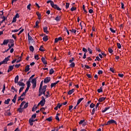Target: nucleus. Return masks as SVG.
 <instances>
[{
  "label": "nucleus",
  "mask_w": 131,
  "mask_h": 131,
  "mask_svg": "<svg viewBox=\"0 0 131 131\" xmlns=\"http://www.w3.org/2000/svg\"><path fill=\"white\" fill-rule=\"evenodd\" d=\"M95 111H96V109L95 108H94L93 109V111H92V115H94Z\"/></svg>",
  "instance_id": "6e6d98bb"
},
{
  "label": "nucleus",
  "mask_w": 131,
  "mask_h": 131,
  "mask_svg": "<svg viewBox=\"0 0 131 131\" xmlns=\"http://www.w3.org/2000/svg\"><path fill=\"white\" fill-rule=\"evenodd\" d=\"M29 67H30L29 65H27L26 66L25 69V72H28L30 70Z\"/></svg>",
  "instance_id": "6e6552de"
},
{
  "label": "nucleus",
  "mask_w": 131,
  "mask_h": 131,
  "mask_svg": "<svg viewBox=\"0 0 131 131\" xmlns=\"http://www.w3.org/2000/svg\"><path fill=\"white\" fill-rule=\"evenodd\" d=\"M8 43H9V39H5L2 45H6Z\"/></svg>",
  "instance_id": "ddd939ff"
},
{
  "label": "nucleus",
  "mask_w": 131,
  "mask_h": 131,
  "mask_svg": "<svg viewBox=\"0 0 131 131\" xmlns=\"http://www.w3.org/2000/svg\"><path fill=\"white\" fill-rule=\"evenodd\" d=\"M41 95H42V92H41V90L39 89V94H38L39 97H40Z\"/></svg>",
  "instance_id": "58836bf2"
},
{
  "label": "nucleus",
  "mask_w": 131,
  "mask_h": 131,
  "mask_svg": "<svg viewBox=\"0 0 131 131\" xmlns=\"http://www.w3.org/2000/svg\"><path fill=\"white\" fill-rule=\"evenodd\" d=\"M76 9H77V8H76V7H72V8L71 9V11H74L76 10Z\"/></svg>",
  "instance_id": "052dcab7"
},
{
  "label": "nucleus",
  "mask_w": 131,
  "mask_h": 131,
  "mask_svg": "<svg viewBox=\"0 0 131 131\" xmlns=\"http://www.w3.org/2000/svg\"><path fill=\"white\" fill-rule=\"evenodd\" d=\"M19 80V76L17 75L16 76L15 79H14V82H18V81Z\"/></svg>",
  "instance_id": "6ab92c4d"
},
{
  "label": "nucleus",
  "mask_w": 131,
  "mask_h": 131,
  "mask_svg": "<svg viewBox=\"0 0 131 131\" xmlns=\"http://www.w3.org/2000/svg\"><path fill=\"white\" fill-rule=\"evenodd\" d=\"M70 31H71L72 33H76L77 30L75 29H72V30H70Z\"/></svg>",
  "instance_id": "de8ad7c7"
},
{
  "label": "nucleus",
  "mask_w": 131,
  "mask_h": 131,
  "mask_svg": "<svg viewBox=\"0 0 131 131\" xmlns=\"http://www.w3.org/2000/svg\"><path fill=\"white\" fill-rule=\"evenodd\" d=\"M29 49H30V50L31 52H33L34 51V47H33L32 46H30Z\"/></svg>",
  "instance_id": "c85d7f7f"
},
{
  "label": "nucleus",
  "mask_w": 131,
  "mask_h": 131,
  "mask_svg": "<svg viewBox=\"0 0 131 131\" xmlns=\"http://www.w3.org/2000/svg\"><path fill=\"white\" fill-rule=\"evenodd\" d=\"M17 84L20 86H23L24 88L25 84L23 82H17Z\"/></svg>",
  "instance_id": "a211bd4d"
},
{
  "label": "nucleus",
  "mask_w": 131,
  "mask_h": 131,
  "mask_svg": "<svg viewBox=\"0 0 131 131\" xmlns=\"http://www.w3.org/2000/svg\"><path fill=\"white\" fill-rule=\"evenodd\" d=\"M97 92L98 93H102V92H103L102 88H100V89H98Z\"/></svg>",
  "instance_id": "e433bc0d"
},
{
  "label": "nucleus",
  "mask_w": 131,
  "mask_h": 131,
  "mask_svg": "<svg viewBox=\"0 0 131 131\" xmlns=\"http://www.w3.org/2000/svg\"><path fill=\"white\" fill-rule=\"evenodd\" d=\"M70 4L69 3H66V8L68 9L69 8Z\"/></svg>",
  "instance_id": "a19ab883"
},
{
  "label": "nucleus",
  "mask_w": 131,
  "mask_h": 131,
  "mask_svg": "<svg viewBox=\"0 0 131 131\" xmlns=\"http://www.w3.org/2000/svg\"><path fill=\"white\" fill-rule=\"evenodd\" d=\"M40 21L38 20L36 21L35 23V26H34V28H36V27L38 26V24L39 23Z\"/></svg>",
  "instance_id": "2f4dec72"
},
{
  "label": "nucleus",
  "mask_w": 131,
  "mask_h": 131,
  "mask_svg": "<svg viewBox=\"0 0 131 131\" xmlns=\"http://www.w3.org/2000/svg\"><path fill=\"white\" fill-rule=\"evenodd\" d=\"M111 107L108 106L107 107H105V108L104 110H102V112L103 113H105L107 111L109 110L110 109Z\"/></svg>",
  "instance_id": "2eb2a0df"
},
{
  "label": "nucleus",
  "mask_w": 131,
  "mask_h": 131,
  "mask_svg": "<svg viewBox=\"0 0 131 131\" xmlns=\"http://www.w3.org/2000/svg\"><path fill=\"white\" fill-rule=\"evenodd\" d=\"M24 89V87L22 86L20 88L19 90V93L20 94V93H21V92H22V91H23V90Z\"/></svg>",
  "instance_id": "3c124183"
},
{
  "label": "nucleus",
  "mask_w": 131,
  "mask_h": 131,
  "mask_svg": "<svg viewBox=\"0 0 131 131\" xmlns=\"http://www.w3.org/2000/svg\"><path fill=\"white\" fill-rule=\"evenodd\" d=\"M47 86L46 85H44L42 88H41V91H46V88Z\"/></svg>",
  "instance_id": "c9c22d12"
},
{
  "label": "nucleus",
  "mask_w": 131,
  "mask_h": 131,
  "mask_svg": "<svg viewBox=\"0 0 131 131\" xmlns=\"http://www.w3.org/2000/svg\"><path fill=\"white\" fill-rule=\"evenodd\" d=\"M82 8H83V11H84L86 13H87L88 12H87V11H86V10H85V6H84V5H83Z\"/></svg>",
  "instance_id": "13d9d810"
},
{
  "label": "nucleus",
  "mask_w": 131,
  "mask_h": 131,
  "mask_svg": "<svg viewBox=\"0 0 131 131\" xmlns=\"http://www.w3.org/2000/svg\"><path fill=\"white\" fill-rule=\"evenodd\" d=\"M3 19L1 21H0V23L1 24H3V23H4V21H5V20H6V17L5 16H3Z\"/></svg>",
  "instance_id": "c03bdc74"
},
{
  "label": "nucleus",
  "mask_w": 131,
  "mask_h": 131,
  "mask_svg": "<svg viewBox=\"0 0 131 131\" xmlns=\"http://www.w3.org/2000/svg\"><path fill=\"white\" fill-rule=\"evenodd\" d=\"M95 105L93 103H92L90 105V107L93 108L95 107Z\"/></svg>",
  "instance_id": "49530a36"
},
{
  "label": "nucleus",
  "mask_w": 131,
  "mask_h": 131,
  "mask_svg": "<svg viewBox=\"0 0 131 131\" xmlns=\"http://www.w3.org/2000/svg\"><path fill=\"white\" fill-rule=\"evenodd\" d=\"M74 89H73L71 90H70L68 92V95H72V94H73V93H74Z\"/></svg>",
  "instance_id": "aec40b11"
},
{
  "label": "nucleus",
  "mask_w": 131,
  "mask_h": 131,
  "mask_svg": "<svg viewBox=\"0 0 131 131\" xmlns=\"http://www.w3.org/2000/svg\"><path fill=\"white\" fill-rule=\"evenodd\" d=\"M88 51H89L90 54H92V50L90 48H88Z\"/></svg>",
  "instance_id": "774afa93"
},
{
  "label": "nucleus",
  "mask_w": 131,
  "mask_h": 131,
  "mask_svg": "<svg viewBox=\"0 0 131 131\" xmlns=\"http://www.w3.org/2000/svg\"><path fill=\"white\" fill-rule=\"evenodd\" d=\"M106 3H107V1L106 0H102L101 5L102 6L105 5L106 4Z\"/></svg>",
  "instance_id": "f8f14e48"
},
{
  "label": "nucleus",
  "mask_w": 131,
  "mask_h": 131,
  "mask_svg": "<svg viewBox=\"0 0 131 131\" xmlns=\"http://www.w3.org/2000/svg\"><path fill=\"white\" fill-rule=\"evenodd\" d=\"M20 29H21V28H19L18 30H17V29H16V30H12L11 32H17L19 31V30H20Z\"/></svg>",
  "instance_id": "a18cd8bd"
},
{
  "label": "nucleus",
  "mask_w": 131,
  "mask_h": 131,
  "mask_svg": "<svg viewBox=\"0 0 131 131\" xmlns=\"http://www.w3.org/2000/svg\"><path fill=\"white\" fill-rule=\"evenodd\" d=\"M82 51H83V52H84V53H85V54L88 52V50L86 49L85 48H83L82 49Z\"/></svg>",
  "instance_id": "8fccbe9b"
},
{
  "label": "nucleus",
  "mask_w": 131,
  "mask_h": 131,
  "mask_svg": "<svg viewBox=\"0 0 131 131\" xmlns=\"http://www.w3.org/2000/svg\"><path fill=\"white\" fill-rule=\"evenodd\" d=\"M110 30L112 33H116V31L114 30L112 28H110Z\"/></svg>",
  "instance_id": "69168bd1"
},
{
  "label": "nucleus",
  "mask_w": 131,
  "mask_h": 131,
  "mask_svg": "<svg viewBox=\"0 0 131 131\" xmlns=\"http://www.w3.org/2000/svg\"><path fill=\"white\" fill-rule=\"evenodd\" d=\"M108 51L110 53H112L113 52V50L111 48H108Z\"/></svg>",
  "instance_id": "4d7b16f0"
},
{
  "label": "nucleus",
  "mask_w": 131,
  "mask_h": 131,
  "mask_svg": "<svg viewBox=\"0 0 131 131\" xmlns=\"http://www.w3.org/2000/svg\"><path fill=\"white\" fill-rule=\"evenodd\" d=\"M41 61H42V62H43V63L44 64H47V61L46 60L45 58L43 57L41 58Z\"/></svg>",
  "instance_id": "9b49d317"
},
{
  "label": "nucleus",
  "mask_w": 131,
  "mask_h": 131,
  "mask_svg": "<svg viewBox=\"0 0 131 131\" xmlns=\"http://www.w3.org/2000/svg\"><path fill=\"white\" fill-rule=\"evenodd\" d=\"M14 66H9V69L7 71V72H11V71H12V70H13V69H14Z\"/></svg>",
  "instance_id": "20e7f679"
},
{
  "label": "nucleus",
  "mask_w": 131,
  "mask_h": 131,
  "mask_svg": "<svg viewBox=\"0 0 131 131\" xmlns=\"http://www.w3.org/2000/svg\"><path fill=\"white\" fill-rule=\"evenodd\" d=\"M28 104H29L28 102H27V103L25 104V105H24V107H23V108H24V109L27 108L28 107Z\"/></svg>",
  "instance_id": "473e14b6"
},
{
  "label": "nucleus",
  "mask_w": 131,
  "mask_h": 131,
  "mask_svg": "<svg viewBox=\"0 0 131 131\" xmlns=\"http://www.w3.org/2000/svg\"><path fill=\"white\" fill-rule=\"evenodd\" d=\"M61 18L60 16H57L56 18L55 19L57 21H59Z\"/></svg>",
  "instance_id": "a878e982"
},
{
  "label": "nucleus",
  "mask_w": 131,
  "mask_h": 131,
  "mask_svg": "<svg viewBox=\"0 0 131 131\" xmlns=\"http://www.w3.org/2000/svg\"><path fill=\"white\" fill-rule=\"evenodd\" d=\"M106 98L105 97H101L99 99L98 101L99 102H102L105 100Z\"/></svg>",
  "instance_id": "423d86ee"
},
{
  "label": "nucleus",
  "mask_w": 131,
  "mask_h": 131,
  "mask_svg": "<svg viewBox=\"0 0 131 131\" xmlns=\"http://www.w3.org/2000/svg\"><path fill=\"white\" fill-rule=\"evenodd\" d=\"M38 57H39V55H35V56H34V58H35V59L38 60V59H39Z\"/></svg>",
  "instance_id": "bf43d9fd"
},
{
  "label": "nucleus",
  "mask_w": 131,
  "mask_h": 131,
  "mask_svg": "<svg viewBox=\"0 0 131 131\" xmlns=\"http://www.w3.org/2000/svg\"><path fill=\"white\" fill-rule=\"evenodd\" d=\"M57 83V82L51 83V89H52L53 88V86H55Z\"/></svg>",
  "instance_id": "c756f323"
},
{
  "label": "nucleus",
  "mask_w": 131,
  "mask_h": 131,
  "mask_svg": "<svg viewBox=\"0 0 131 131\" xmlns=\"http://www.w3.org/2000/svg\"><path fill=\"white\" fill-rule=\"evenodd\" d=\"M24 109V108L19 107L17 109V111L19 112V113H23Z\"/></svg>",
  "instance_id": "dca6fc26"
},
{
  "label": "nucleus",
  "mask_w": 131,
  "mask_h": 131,
  "mask_svg": "<svg viewBox=\"0 0 131 131\" xmlns=\"http://www.w3.org/2000/svg\"><path fill=\"white\" fill-rule=\"evenodd\" d=\"M46 120L49 121V122L52 121V117H49V118H47Z\"/></svg>",
  "instance_id": "7c9ffc66"
},
{
  "label": "nucleus",
  "mask_w": 131,
  "mask_h": 131,
  "mask_svg": "<svg viewBox=\"0 0 131 131\" xmlns=\"http://www.w3.org/2000/svg\"><path fill=\"white\" fill-rule=\"evenodd\" d=\"M54 72V71L53 70V69H51L50 70V74L51 75L53 74Z\"/></svg>",
  "instance_id": "79ce46f5"
},
{
  "label": "nucleus",
  "mask_w": 131,
  "mask_h": 131,
  "mask_svg": "<svg viewBox=\"0 0 131 131\" xmlns=\"http://www.w3.org/2000/svg\"><path fill=\"white\" fill-rule=\"evenodd\" d=\"M16 21H17V18L14 16L13 18V20H12V23H16Z\"/></svg>",
  "instance_id": "72a5a7b5"
},
{
  "label": "nucleus",
  "mask_w": 131,
  "mask_h": 131,
  "mask_svg": "<svg viewBox=\"0 0 131 131\" xmlns=\"http://www.w3.org/2000/svg\"><path fill=\"white\" fill-rule=\"evenodd\" d=\"M47 4H49L50 3L51 6H52V5H53L54 4V2L53 1H52L51 0H49L47 2Z\"/></svg>",
  "instance_id": "5701e85b"
},
{
  "label": "nucleus",
  "mask_w": 131,
  "mask_h": 131,
  "mask_svg": "<svg viewBox=\"0 0 131 131\" xmlns=\"http://www.w3.org/2000/svg\"><path fill=\"white\" fill-rule=\"evenodd\" d=\"M75 64L74 62H71V63L70 64V66L71 68H73L74 67H75Z\"/></svg>",
  "instance_id": "393cba45"
},
{
  "label": "nucleus",
  "mask_w": 131,
  "mask_h": 131,
  "mask_svg": "<svg viewBox=\"0 0 131 131\" xmlns=\"http://www.w3.org/2000/svg\"><path fill=\"white\" fill-rule=\"evenodd\" d=\"M27 88L28 89H30V86H31V84H30V82H27Z\"/></svg>",
  "instance_id": "864d4df0"
},
{
  "label": "nucleus",
  "mask_w": 131,
  "mask_h": 131,
  "mask_svg": "<svg viewBox=\"0 0 131 131\" xmlns=\"http://www.w3.org/2000/svg\"><path fill=\"white\" fill-rule=\"evenodd\" d=\"M39 51H42V52H43V51H45L44 49H43V46H40V48H39Z\"/></svg>",
  "instance_id": "09e8293b"
},
{
  "label": "nucleus",
  "mask_w": 131,
  "mask_h": 131,
  "mask_svg": "<svg viewBox=\"0 0 131 131\" xmlns=\"http://www.w3.org/2000/svg\"><path fill=\"white\" fill-rule=\"evenodd\" d=\"M51 80V78L50 77H46L44 80V82H49Z\"/></svg>",
  "instance_id": "39448f33"
},
{
  "label": "nucleus",
  "mask_w": 131,
  "mask_h": 131,
  "mask_svg": "<svg viewBox=\"0 0 131 131\" xmlns=\"http://www.w3.org/2000/svg\"><path fill=\"white\" fill-rule=\"evenodd\" d=\"M4 63H5V64H7L8 63V62H6L4 59L3 60V61H2V62H0V66H2V64H4Z\"/></svg>",
  "instance_id": "f704fd0d"
},
{
  "label": "nucleus",
  "mask_w": 131,
  "mask_h": 131,
  "mask_svg": "<svg viewBox=\"0 0 131 131\" xmlns=\"http://www.w3.org/2000/svg\"><path fill=\"white\" fill-rule=\"evenodd\" d=\"M33 89H35L36 86V82H33Z\"/></svg>",
  "instance_id": "37998d69"
},
{
  "label": "nucleus",
  "mask_w": 131,
  "mask_h": 131,
  "mask_svg": "<svg viewBox=\"0 0 131 131\" xmlns=\"http://www.w3.org/2000/svg\"><path fill=\"white\" fill-rule=\"evenodd\" d=\"M10 101H11V99L8 98V99H7V100H6L5 101L4 103H5V104L8 105L9 103H10Z\"/></svg>",
  "instance_id": "0eeeda50"
},
{
  "label": "nucleus",
  "mask_w": 131,
  "mask_h": 131,
  "mask_svg": "<svg viewBox=\"0 0 131 131\" xmlns=\"http://www.w3.org/2000/svg\"><path fill=\"white\" fill-rule=\"evenodd\" d=\"M114 123L115 124H117V122L115 120H114L113 119H112V120L108 121L107 122V123L105 124V125L107 126V125H109L110 124H114Z\"/></svg>",
  "instance_id": "f03ea898"
},
{
  "label": "nucleus",
  "mask_w": 131,
  "mask_h": 131,
  "mask_svg": "<svg viewBox=\"0 0 131 131\" xmlns=\"http://www.w3.org/2000/svg\"><path fill=\"white\" fill-rule=\"evenodd\" d=\"M31 6V4H29L28 6H27V9H29V10H31L30 7Z\"/></svg>",
  "instance_id": "680f3d73"
},
{
  "label": "nucleus",
  "mask_w": 131,
  "mask_h": 131,
  "mask_svg": "<svg viewBox=\"0 0 131 131\" xmlns=\"http://www.w3.org/2000/svg\"><path fill=\"white\" fill-rule=\"evenodd\" d=\"M42 39H43V40L44 41H47L48 40V36H45V37H43V38H42Z\"/></svg>",
  "instance_id": "b1692460"
},
{
  "label": "nucleus",
  "mask_w": 131,
  "mask_h": 131,
  "mask_svg": "<svg viewBox=\"0 0 131 131\" xmlns=\"http://www.w3.org/2000/svg\"><path fill=\"white\" fill-rule=\"evenodd\" d=\"M83 98H81L78 100L77 103V106H78L80 103V102L83 100Z\"/></svg>",
  "instance_id": "4be33fe9"
},
{
  "label": "nucleus",
  "mask_w": 131,
  "mask_h": 131,
  "mask_svg": "<svg viewBox=\"0 0 131 131\" xmlns=\"http://www.w3.org/2000/svg\"><path fill=\"white\" fill-rule=\"evenodd\" d=\"M23 31H24V29H21L19 33H18V35H19L20 34H21V33H22V32H23Z\"/></svg>",
  "instance_id": "5fc2aeb1"
},
{
  "label": "nucleus",
  "mask_w": 131,
  "mask_h": 131,
  "mask_svg": "<svg viewBox=\"0 0 131 131\" xmlns=\"http://www.w3.org/2000/svg\"><path fill=\"white\" fill-rule=\"evenodd\" d=\"M26 80H27V79H25L24 80V82H25V81H26L27 82H32V79H31V78H30L29 79V80H28V81H26Z\"/></svg>",
  "instance_id": "bb28decb"
},
{
  "label": "nucleus",
  "mask_w": 131,
  "mask_h": 131,
  "mask_svg": "<svg viewBox=\"0 0 131 131\" xmlns=\"http://www.w3.org/2000/svg\"><path fill=\"white\" fill-rule=\"evenodd\" d=\"M60 115V114L59 113H57L56 114V117H55V119L58 121H60V119L58 117V116Z\"/></svg>",
  "instance_id": "412c9836"
},
{
  "label": "nucleus",
  "mask_w": 131,
  "mask_h": 131,
  "mask_svg": "<svg viewBox=\"0 0 131 131\" xmlns=\"http://www.w3.org/2000/svg\"><path fill=\"white\" fill-rule=\"evenodd\" d=\"M43 31L45 33H46V34H48L49 33V31H48V27H45L43 28Z\"/></svg>",
  "instance_id": "1a4fd4ad"
},
{
  "label": "nucleus",
  "mask_w": 131,
  "mask_h": 131,
  "mask_svg": "<svg viewBox=\"0 0 131 131\" xmlns=\"http://www.w3.org/2000/svg\"><path fill=\"white\" fill-rule=\"evenodd\" d=\"M52 7L58 11H60L61 10V9H60L57 5H55L54 3L53 5H52Z\"/></svg>",
  "instance_id": "7ed1b4c3"
},
{
  "label": "nucleus",
  "mask_w": 131,
  "mask_h": 131,
  "mask_svg": "<svg viewBox=\"0 0 131 131\" xmlns=\"http://www.w3.org/2000/svg\"><path fill=\"white\" fill-rule=\"evenodd\" d=\"M26 103V102L25 101H23V102H21V103L20 105V107L22 108V107H23V106L24 105V104Z\"/></svg>",
  "instance_id": "ea45409f"
},
{
  "label": "nucleus",
  "mask_w": 131,
  "mask_h": 131,
  "mask_svg": "<svg viewBox=\"0 0 131 131\" xmlns=\"http://www.w3.org/2000/svg\"><path fill=\"white\" fill-rule=\"evenodd\" d=\"M17 100V94H16L13 99H12V102L14 103H16V100Z\"/></svg>",
  "instance_id": "9d476101"
},
{
  "label": "nucleus",
  "mask_w": 131,
  "mask_h": 131,
  "mask_svg": "<svg viewBox=\"0 0 131 131\" xmlns=\"http://www.w3.org/2000/svg\"><path fill=\"white\" fill-rule=\"evenodd\" d=\"M10 57H11V55H9L7 57H6L4 59L5 61L8 62V61L10 60Z\"/></svg>",
  "instance_id": "4468645a"
},
{
  "label": "nucleus",
  "mask_w": 131,
  "mask_h": 131,
  "mask_svg": "<svg viewBox=\"0 0 131 131\" xmlns=\"http://www.w3.org/2000/svg\"><path fill=\"white\" fill-rule=\"evenodd\" d=\"M117 46L119 49H120L121 48V45L119 43H117Z\"/></svg>",
  "instance_id": "0e129e2a"
},
{
  "label": "nucleus",
  "mask_w": 131,
  "mask_h": 131,
  "mask_svg": "<svg viewBox=\"0 0 131 131\" xmlns=\"http://www.w3.org/2000/svg\"><path fill=\"white\" fill-rule=\"evenodd\" d=\"M28 38L29 43L30 44V40L33 39L32 38V37L30 36V35H29V33L28 34Z\"/></svg>",
  "instance_id": "f3484780"
},
{
  "label": "nucleus",
  "mask_w": 131,
  "mask_h": 131,
  "mask_svg": "<svg viewBox=\"0 0 131 131\" xmlns=\"http://www.w3.org/2000/svg\"><path fill=\"white\" fill-rule=\"evenodd\" d=\"M74 60H75V58H74V57H72V59H70V60H69V62H70V63H71V62H72Z\"/></svg>",
  "instance_id": "338daca9"
},
{
  "label": "nucleus",
  "mask_w": 131,
  "mask_h": 131,
  "mask_svg": "<svg viewBox=\"0 0 131 131\" xmlns=\"http://www.w3.org/2000/svg\"><path fill=\"white\" fill-rule=\"evenodd\" d=\"M6 115L8 116H11L12 115V114L11 113V112H9V111H6Z\"/></svg>",
  "instance_id": "cd10ccee"
},
{
  "label": "nucleus",
  "mask_w": 131,
  "mask_h": 131,
  "mask_svg": "<svg viewBox=\"0 0 131 131\" xmlns=\"http://www.w3.org/2000/svg\"><path fill=\"white\" fill-rule=\"evenodd\" d=\"M64 30H66V31L67 32V33H68V35H69V31H68V30L67 29V28L66 27H64Z\"/></svg>",
  "instance_id": "e2e57ef3"
},
{
  "label": "nucleus",
  "mask_w": 131,
  "mask_h": 131,
  "mask_svg": "<svg viewBox=\"0 0 131 131\" xmlns=\"http://www.w3.org/2000/svg\"><path fill=\"white\" fill-rule=\"evenodd\" d=\"M45 102H46V100L44 98V97L42 96L41 97V100L39 102L38 105H40L41 107H43L45 104Z\"/></svg>",
  "instance_id": "f257e3e1"
},
{
  "label": "nucleus",
  "mask_w": 131,
  "mask_h": 131,
  "mask_svg": "<svg viewBox=\"0 0 131 131\" xmlns=\"http://www.w3.org/2000/svg\"><path fill=\"white\" fill-rule=\"evenodd\" d=\"M21 66V64H17L16 65H15V68H19V67H20Z\"/></svg>",
  "instance_id": "603ef678"
},
{
  "label": "nucleus",
  "mask_w": 131,
  "mask_h": 131,
  "mask_svg": "<svg viewBox=\"0 0 131 131\" xmlns=\"http://www.w3.org/2000/svg\"><path fill=\"white\" fill-rule=\"evenodd\" d=\"M36 114H33V115L32 116L31 118H32V119H34L36 118Z\"/></svg>",
  "instance_id": "4c0bfd02"
}]
</instances>
